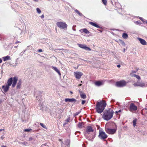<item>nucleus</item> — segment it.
<instances>
[{"instance_id": "nucleus-1", "label": "nucleus", "mask_w": 147, "mask_h": 147, "mask_svg": "<svg viewBox=\"0 0 147 147\" xmlns=\"http://www.w3.org/2000/svg\"><path fill=\"white\" fill-rule=\"evenodd\" d=\"M93 128L90 126H87L86 130L84 133V135L88 140L92 141L95 137V134L94 132Z\"/></svg>"}, {"instance_id": "nucleus-2", "label": "nucleus", "mask_w": 147, "mask_h": 147, "mask_svg": "<svg viewBox=\"0 0 147 147\" xmlns=\"http://www.w3.org/2000/svg\"><path fill=\"white\" fill-rule=\"evenodd\" d=\"M106 105V102L104 100L97 102L96 105V112L99 113H102L105 109Z\"/></svg>"}, {"instance_id": "nucleus-3", "label": "nucleus", "mask_w": 147, "mask_h": 147, "mask_svg": "<svg viewBox=\"0 0 147 147\" xmlns=\"http://www.w3.org/2000/svg\"><path fill=\"white\" fill-rule=\"evenodd\" d=\"M114 112L111 109L106 110L104 112L103 118L105 120L108 121L113 117Z\"/></svg>"}, {"instance_id": "nucleus-4", "label": "nucleus", "mask_w": 147, "mask_h": 147, "mask_svg": "<svg viewBox=\"0 0 147 147\" xmlns=\"http://www.w3.org/2000/svg\"><path fill=\"white\" fill-rule=\"evenodd\" d=\"M18 78L16 76L14 77L13 78H13H11L7 80V85L9 86H10L12 84V87L14 88L15 87L17 81L18 80Z\"/></svg>"}, {"instance_id": "nucleus-5", "label": "nucleus", "mask_w": 147, "mask_h": 147, "mask_svg": "<svg viewBox=\"0 0 147 147\" xmlns=\"http://www.w3.org/2000/svg\"><path fill=\"white\" fill-rule=\"evenodd\" d=\"M57 25L58 27L63 29H66L67 25L64 22H58L57 23Z\"/></svg>"}, {"instance_id": "nucleus-6", "label": "nucleus", "mask_w": 147, "mask_h": 147, "mask_svg": "<svg viewBox=\"0 0 147 147\" xmlns=\"http://www.w3.org/2000/svg\"><path fill=\"white\" fill-rule=\"evenodd\" d=\"M98 137L101 140H105L107 137V135L103 131L100 130Z\"/></svg>"}, {"instance_id": "nucleus-7", "label": "nucleus", "mask_w": 147, "mask_h": 147, "mask_svg": "<svg viewBox=\"0 0 147 147\" xmlns=\"http://www.w3.org/2000/svg\"><path fill=\"white\" fill-rule=\"evenodd\" d=\"M127 82L124 80H122L116 83V86L118 87H121L125 86Z\"/></svg>"}, {"instance_id": "nucleus-8", "label": "nucleus", "mask_w": 147, "mask_h": 147, "mask_svg": "<svg viewBox=\"0 0 147 147\" xmlns=\"http://www.w3.org/2000/svg\"><path fill=\"white\" fill-rule=\"evenodd\" d=\"M117 130L116 129H110L109 128L106 129V131L109 134H113L115 133Z\"/></svg>"}, {"instance_id": "nucleus-9", "label": "nucleus", "mask_w": 147, "mask_h": 147, "mask_svg": "<svg viewBox=\"0 0 147 147\" xmlns=\"http://www.w3.org/2000/svg\"><path fill=\"white\" fill-rule=\"evenodd\" d=\"M83 74V73L80 71H76L74 72V76L77 79H80Z\"/></svg>"}, {"instance_id": "nucleus-10", "label": "nucleus", "mask_w": 147, "mask_h": 147, "mask_svg": "<svg viewBox=\"0 0 147 147\" xmlns=\"http://www.w3.org/2000/svg\"><path fill=\"white\" fill-rule=\"evenodd\" d=\"M78 45L80 47L86 50L89 51L91 50V49L90 48L87 47L85 45L78 44Z\"/></svg>"}, {"instance_id": "nucleus-11", "label": "nucleus", "mask_w": 147, "mask_h": 147, "mask_svg": "<svg viewBox=\"0 0 147 147\" xmlns=\"http://www.w3.org/2000/svg\"><path fill=\"white\" fill-rule=\"evenodd\" d=\"M137 110V107L133 103H131L129 106V111L131 112L136 111Z\"/></svg>"}, {"instance_id": "nucleus-12", "label": "nucleus", "mask_w": 147, "mask_h": 147, "mask_svg": "<svg viewBox=\"0 0 147 147\" xmlns=\"http://www.w3.org/2000/svg\"><path fill=\"white\" fill-rule=\"evenodd\" d=\"M9 87L7 84L5 85H3L2 86V89L4 92H6L8 90Z\"/></svg>"}, {"instance_id": "nucleus-13", "label": "nucleus", "mask_w": 147, "mask_h": 147, "mask_svg": "<svg viewBox=\"0 0 147 147\" xmlns=\"http://www.w3.org/2000/svg\"><path fill=\"white\" fill-rule=\"evenodd\" d=\"M138 39L140 41L141 44L143 45H147V42L144 40L139 38H138Z\"/></svg>"}, {"instance_id": "nucleus-14", "label": "nucleus", "mask_w": 147, "mask_h": 147, "mask_svg": "<svg viewBox=\"0 0 147 147\" xmlns=\"http://www.w3.org/2000/svg\"><path fill=\"white\" fill-rule=\"evenodd\" d=\"M135 86H138L143 87V82L141 81H138L136 83L134 84Z\"/></svg>"}, {"instance_id": "nucleus-15", "label": "nucleus", "mask_w": 147, "mask_h": 147, "mask_svg": "<svg viewBox=\"0 0 147 147\" xmlns=\"http://www.w3.org/2000/svg\"><path fill=\"white\" fill-rule=\"evenodd\" d=\"M76 100L74 98H65V101L66 102H76Z\"/></svg>"}, {"instance_id": "nucleus-16", "label": "nucleus", "mask_w": 147, "mask_h": 147, "mask_svg": "<svg viewBox=\"0 0 147 147\" xmlns=\"http://www.w3.org/2000/svg\"><path fill=\"white\" fill-rule=\"evenodd\" d=\"M51 67L55 71H56L59 76L61 75V74L59 70L56 67L52 66Z\"/></svg>"}, {"instance_id": "nucleus-17", "label": "nucleus", "mask_w": 147, "mask_h": 147, "mask_svg": "<svg viewBox=\"0 0 147 147\" xmlns=\"http://www.w3.org/2000/svg\"><path fill=\"white\" fill-rule=\"evenodd\" d=\"M94 84L95 85L97 86H100L103 84V83L101 81H98L95 82Z\"/></svg>"}, {"instance_id": "nucleus-18", "label": "nucleus", "mask_w": 147, "mask_h": 147, "mask_svg": "<svg viewBox=\"0 0 147 147\" xmlns=\"http://www.w3.org/2000/svg\"><path fill=\"white\" fill-rule=\"evenodd\" d=\"M22 83V80H19L16 86V88L17 89H19L20 88Z\"/></svg>"}, {"instance_id": "nucleus-19", "label": "nucleus", "mask_w": 147, "mask_h": 147, "mask_svg": "<svg viewBox=\"0 0 147 147\" xmlns=\"http://www.w3.org/2000/svg\"><path fill=\"white\" fill-rule=\"evenodd\" d=\"M89 24L91 25L95 26L96 28H100V27L96 23H94L92 22H89Z\"/></svg>"}, {"instance_id": "nucleus-20", "label": "nucleus", "mask_w": 147, "mask_h": 147, "mask_svg": "<svg viewBox=\"0 0 147 147\" xmlns=\"http://www.w3.org/2000/svg\"><path fill=\"white\" fill-rule=\"evenodd\" d=\"M80 32H82V31L83 32H84L86 34H88L90 33V32L86 28L82 29L80 30Z\"/></svg>"}, {"instance_id": "nucleus-21", "label": "nucleus", "mask_w": 147, "mask_h": 147, "mask_svg": "<svg viewBox=\"0 0 147 147\" xmlns=\"http://www.w3.org/2000/svg\"><path fill=\"white\" fill-rule=\"evenodd\" d=\"M3 59L4 61H6L11 59L10 57L8 56L3 57Z\"/></svg>"}, {"instance_id": "nucleus-22", "label": "nucleus", "mask_w": 147, "mask_h": 147, "mask_svg": "<svg viewBox=\"0 0 147 147\" xmlns=\"http://www.w3.org/2000/svg\"><path fill=\"white\" fill-rule=\"evenodd\" d=\"M130 74L131 76L134 77L138 80H140V77L138 75L136 74H133L132 73H131Z\"/></svg>"}, {"instance_id": "nucleus-23", "label": "nucleus", "mask_w": 147, "mask_h": 147, "mask_svg": "<svg viewBox=\"0 0 147 147\" xmlns=\"http://www.w3.org/2000/svg\"><path fill=\"white\" fill-rule=\"evenodd\" d=\"M81 97L83 99H85L86 98V96L84 93H80Z\"/></svg>"}, {"instance_id": "nucleus-24", "label": "nucleus", "mask_w": 147, "mask_h": 147, "mask_svg": "<svg viewBox=\"0 0 147 147\" xmlns=\"http://www.w3.org/2000/svg\"><path fill=\"white\" fill-rule=\"evenodd\" d=\"M128 37L127 34L126 33H123L122 35V37L124 39H127Z\"/></svg>"}, {"instance_id": "nucleus-25", "label": "nucleus", "mask_w": 147, "mask_h": 147, "mask_svg": "<svg viewBox=\"0 0 147 147\" xmlns=\"http://www.w3.org/2000/svg\"><path fill=\"white\" fill-rule=\"evenodd\" d=\"M147 87V82H143V87Z\"/></svg>"}, {"instance_id": "nucleus-26", "label": "nucleus", "mask_w": 147, "mask_h": 147, "mask_svg": "<svg viewBox=\"0 0 147 147\" xmlns=\"http://www.w3.org/2000/svg\"><path fill=\"white\" fill-rule=\"evenodd\" d=\"M78 126L80 128H82V124L81 123H79L78 124Z\"/></svg>"}, {"instance_id": "nucleus-27", "label": "nucleus", "mask_w": 147, "mask_h": 147, "mask_svg": "<svg viewBox=\"0 0 147 147\" xmlns=\"http://www.w3.org/2000/svg\"><path fill=\"white\" fill-rule=\"evenodd\" d=\"M40 124L42 127L44 128L45 129H47L46 126L44 125L43 123H40Z\"/></svg>"}, {"instance_id": "nucleus-28", "label": "nucleus", "mask_w": 147, "mask_h": 147, "mask_svg": "<svg viewBox=\"0 0 147 147\" xmlns=\"http://www.w3.org/2000/svg\"><path fill=\"white\" fill-rule=\"evenodd\" d=\"M32 129H25L24 130V131L27 132H29L30 131H32Z\"/></svg>"}, {"instance_id": "nucleus-29", "label": "nucleus", "mask_w": 147, "mask_h": 147, "mask_svg": "<svg viewBox=\"0 0 147 147\" xmlns=\"http://www.w3.org/2000/svg\"><path fill=\"white\" fill-rule=\"evenodd\" d=\"M136 119H134L133 121V126L135 127L136 125Z\"/></svg>"}, {"instance_id": "nucleus-30", "label": "nucleus", "mask_w": 147, "mask_h": 147, "mask_svg": "<svg viewBox=\"0 0 147 147\" xmlns=\"http://www.w3.org/2000/svg\"><path fill=\"white\" fill-rule=\"evenodd\" d=\"M37 12L38 13H41L40 10L38 8H37L36 9Z\"/></svg>"}, {"instance_id": "nucleus-31", "label": "nucleus", "mask_w": 147, "mask_h": 147, "mask_svg": "<svg viewBox=\"0 0 147 147\" xmlns=\"http://www.w3.org/2000/svg\"><path fill=\"white\" fill-rule=\"evenodd\" d=\"M102 1L103 3L105 5H107V0H102Z\"/></svg>"}, {"instance_id": "nucleus-32", "label": "nucleus", "mask_w": 147, "mask_h": 147, "mask_svg": "<svg viewBox=\"0 0 147 147\" xmlns=\"http://www.w3.org/2000/svg\"><path fill=\"white\" fill-rule=\"evenodd\" d=\"M70 119V118L69 117L66 119V120H65V122H66V123H68V122H69V121Z\"/></svg>"}, {"instance_id": "nucleus-33", "label": "nucleus", "mask_w": 147, "mask_h": 147, "mask_svg": "<svg viewBox=\"0 0 147 147\" xmlns=\"http://www.w3.org/2000/svg\"><path fill=\"white\" fill-rule=\"evenodd\" d=\"M78 14L80 16H83V15L81 13H80V12L78 13Z\"/></svg>"}, {"instance_id": "nucleus-34", "label": "nucleus", "mask_w": 147, "mask_h": 147, "mask_svg": "<svg viewBox=\"0 0 147 147\" xmlns=\"http://www.w3.org/2000/svg\"><path fill=\"white\" fill-rule=\"evenodd\" d=\"M135 23L137 24H140V22L138 21L135 22Z\"/></svg>"}, {"instance_id": "nucleus-35", "label": "nucleus", "mask_w": 147, "mask_h": 147, "mask_svg": "<svg viewBox=\"0 0 147 147\" xmlns=\"http://www.w3.org/2000/svg\"><path fill=\"white\" fill-rule=\"evenodd\" d=\"M85 102H86L85 100H82V104L84 105L85 103Z\"/></svg>"}, {"instance_id": "nucleus-36", "label": "nucleus", "mask_w": 147, "mask_h": 147, "mask_svg": "<svg viewBox=\"0 0 147 147\" xmlns=\"http://www.w3.org/2000/svg\"><path fill=\"white\" fill-rule=\"evenodd\" d=\"M74 11H75V12H76L77 13H78L79 12V11L77 9L75 10Z\"/></svg>"}, {"instance_id": "nucleus-37", "label": "nucleus", "mask_w": 147, "mask_h": 147, "mask_svg": "<svg viewBox=\"0 0 147 147\" xmlns=\"http://www.w3.org/2000/svg\"><path fill=\"white\" fill-rule=\"evenodd\" d=\"M38 51L39 52H42V49H39Z\"/></svg>"}, {"instance_id": "nucleus-38", "label": "nucleus", "mask_w": 147, "mask_h": 147, "mask_svg": "<svg viewBox=\"0 0 147 147\" xmlns=\"http://www.w3.org/2000/svg\"><path fill=\"white\" fill-rule=\"evenodd\" d=\"M67 123H66V122H64L63 123V126H64L65 125H66L67 124Z\"/></svg>"}, {"instance_id": "nucleus-39", "label": "nucleus", "mask_w": 147, "mask_h": 147, "mask_svg": "<svg viewBox=\"0 0 147 147\" xmlns=\"http://www.w3.org/2000/svg\"><path fill=\"white\" fill-rule=\"evenodd\" d=\"M85 61L88 63H90V61H88L86 60H85Z\"/></svg>"}, {"instance_id": "nucleus-40", "label": "nucleus", "mask_w": 147, "mask_h": 147, "mask_svg": "<svg viewBox=\"0 0 147 147\" xmlns=\"http://www.w3.org/2000/svg\"><path fill=\"white\" fill-rule=\"evenodd\" d=\"M41 17L42 18H44V15L43 14L41 16Z\"/></svg>"}, {"instance_id": "nucleus-41", "label": "nucleus", "mask_w": 147, "mask_h": 147, "mask_svg": "<svg viewBox=\"0 0 147 147\" xmlns=\"http://www.w3.org/2000/svg\"><path fill=\"white\" fill-rule=\"evenodd\" d=\"M136 71H132V74H133V73H136Z\"/></svg>"}, {"instance_id": "nucleus-42", "label": "nucleus", "mask_w": 147, "mask_h": 147, "mask_svg": "<svg viewBox=\"0 0 147 147\" xmlns=\"http://www.w3.org/2000/svg\"><path fill=\"white\" fill-rule=\"evenodd\" d=\"M4 138V137L3 136H1V139L2 140H3Z\"/></svg>"}, {"instance_id": "nucleus-43", "label": "nucleus", "mask_w": 147, "mask_h": 147, "mask_svg": "<svg viewBox=\"0 0 147 147\" xmlns=\"http://www.w3.org/2000/svg\"><path fill=\"white\" fill-rule=\"evenodd\" d=\"M117 67H121V65H117Z\"/></svg>"}, {"instance_id": "nucleus-44", "label": "nucleus", "mask_w": 147, "mask_h": 147, "mask_svg": "<svg viewBox=\"0 0 147 147\" xmlns=\"http://www.w3.org/2000/svg\"><path fill=\"white\" fill-rule=\"evenodd\" d=\"M32 137H30V138H29V140L30 141L31 140H32Z\"/></svg>"}, {"instance_id": "nucleus-45", "label": "nucleus", "mask_w": 147, "mask_h": 147, "mask_svg": "<svg viewBox=\"0 0 147 147\" xmlns=\"http://www.w3.org/2000/svg\"><path fill=\"white\" fill-rule=\"evenodd\" d=\"M2 62V60L1 59H0V63H1Z\"/></svg>"}, {"instance_id": "nucleus-46", "label": "nucleus", "mask_w": 147, "mask_h": 147, "mask_svg": "<svg viewBox=\"0 0 147 147\" xmlns=\"http://www.w3.org/2000/svg\"><path fill=\"white\" fill-rule=\"evenodd\" d=\"M3 130H4L3 129H0V131H1Z\"/></svg>"}, {"instance_id": "nucleus-47", "label": "nucleus", "mask_w": 147, "mask_h": 147, "mask_svg": "<svg viewBox=\"0 0 147 147\" xmlns=\"http://www.w3.org/2000/svg\"><path fill=\"white\" fill-rule=\"evenodd\" d=\"M20 42H19V41H17L15 43H16H16H19Z\"/></svg>"}, {"instance_id": "nucleus-48", "label": "nucleus", "mask_w": 147, "mask_h": 147, "mask_svg": "<svg viewBox=\"0 0 147 147\" xmlns=\"http://www.w3.org/2000/svg\"><path fill=\"white\" fill-rule=\"evenodd\" d=\"M115 113L116 114L117 113H118V111H116L115 112Z\"/></svg>"}, {"instance_id": "nucleus-49", "label": "nucleus", "mask_w": 147, "mask_h": 147, "mask_svg": "<svg viewBox=\"0 0 147 147\" xmlns=\"http://www.w3.org/2000/svg\"><path fill=\"white\" fill-rule=\"evenodd\" d=\"M79 114V113H77L76 114V115H77Z\"/></svg>"}, {"instance_id": "nucleus-50", "label": "nucleus", "mask_w": 147, "mask_h": 147, "mask_svg": "<svg viewBox=\"0 0 147 147\" xmlns=\"http://www.w3.org/2000/svg\"><path fill=\"white\" fill-rule=\"evenodd\" d=\"M121 110H119V111H118V113L119 112H121Z\"/></svg>"}, {"instance_id": "nucleus-51", "label": "nucleus", "mask_w": 147, "mask_h": 147, "mask_svg": "<svg viewBox=\"0 0 147 147\" xmlns=\"http://www.w3.org/2000/svg\"><path fill=\"white\" fill-rule=\"evenodd\" d=\"M82 84H79V86H82Z\"/></svg>"}, {"instance_id": "nucleus-52", "label": "nucleus", "mask_w": 147, "mask_h": 147, "mask_svg": "<svg viewBox=\"0 0 147 147\" xmlns=\"http://www.w3.org/2000/svg\"><path fill=\"white\" fill-rule=\"evenodd\" d=\"M34 1H38V0H33Z\"/></svg>"}, {"instance_id": "nucleus-53", "label": "nucleus", "mask_w": 147, "mask_h": 147, "mask_svg": "<svg viewBox=\"0 0 147 147\" xmlns=\"http://www.w3.org/2000/svg\"><path fill=\"white\" fill-rule=\"evenodd\" d=\"M145 109L147 110V107L145 108Z\"/></svg>"}, {"instance_id": "nucleus-54", "label": "nucleus", "mask_w": 147, "mask_h": 147, "mask_svg": "<svg viewBox=\"0 0 147 147\" xmlns=\"http://www.w3.org/2000/svg\"><path fill=\"white\" fill-rule=\"evenodd\" d=\"M3 147H7L6 146H2Z\"/></svg>"}, {"instance_id": "nucleus-55", "label": "nucleus", "mask_w": 147, "mask_h": 147, "mask_svg": "<svg viewBox=\"0 0 147 147\" xmlns=\"http://www.w3.org/2000/svg\"><path fill=\"white\" fill-rule=\"evenodd\" d=\"M140 19L141 20H142V18H140Z\"/></svg>"}, {"instance_id": "nucleus-56", "label": "nucleus", "mask_w": 147, "mask_h": 147, "mask_svg": "<svg viewBox=\"0 0 147 147\" xmlns=\"http://www.w3.org/2000/svg\"><path fill=\"white\" fill-rule=\"evenodd\" d=\"M1 100H0V103H1Z\"/></svg>"}, {"instance_id": "nucleus-57", "label": "nucleus", "mask_w": 147, "mask_h": 147, "mask_svg": "<svg viewBox=\"0 0 147 147\" xmlns=\"http://www.w3.org/2000/svg\"><path fill=\"white\" fill-rule=\"evenodd\" d=\"M73 30H74V31H75L76 30V29H73Z\"/></svg>"}, {"instance_id": "nucleus-58", "label": "nucleus", "mask_w": 147, "mask_h": 147, "mask_svg": "<svg viewBox=\"0 0 147 147\" xmlns=\"http://www.w3.org/2000/svg\"><path fill=\"white\" fill-rule=\"evenodd\" d=\"M16 47H16V46L14 47V48H16Z\"/></svg>"}, {"instance_id": "nucleus-59", "label": "nucleus", "mask_w": 147, "mask_h": 147, "mask_svg": "<svg viewBox=\"0 0 147 147\" xmlns=\"http://www.w3.org/2000/svg\"><path fill=\"white\" fill-rule=\"evenodd\" d=\"M71 92V93H72V92Z\"/></svg>"}, {"instance_id": "nucleus-60", "label": "nucleus", "mask_w": 147, "mask_h": 147, "mask_svg": "<svg viewBox=\"0 0 147 147\" xmlns=\"http://www.w3.org/2000/svg\"><path fill=\"white\" fill-rule=\"evenodd\" d=\"M43 145H45V144H42V146H43Z\"/></svg>"}, {"instance_id": "nucleus-61", "label": "nucleus", "mask_w": 147, "mask_h": 147, "mask_svg": "<svg viewBox=\"0 0 147 147\" xmlns=\"http://www.w3.org/2000/svg\"><path fill=\"white\" fill-rule=\"evenodd\" d=\"M100 32H102V31H100Z\"/></svg>"}, {"instance_id": "nucleus-62", "label": "nucleus", "mask_w": 147, "mask_h": 147, "mask_svg": "<svg viewBox=\"0 0 147 147\" xmlns=\"http://www.w3.org/2000/svg\"><path fill=\"white\" fill-rule=\"evenodd\" d=\"M146 23H147V21H146Z\"/></svg>"}]
</instances>
